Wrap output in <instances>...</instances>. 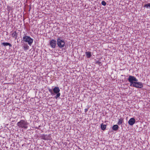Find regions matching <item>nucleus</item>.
I'll use <instances>...</instances> for the list:
<instances>
[{
	"label": "nucleus",
	"mask_w": 150,
	"mask_h": 150,
	"mask_svg": "<svg viewBox=\"0 0 150 150\" xmlns=\"http://www.w3.org/2000/svg\"><path fill=\"white\" fill-rule=\"evenodd\" d=\"M48 89L51 95H54L56 94L55 96V98L56 99H57L61 95L60 93H59L60 90L58 87H55L53 90L50 88H48Z\"/></svg>",
	"instance_id": "f257e3e1"
},
{
	"label": "nucleus",
	"mask_w": 150,
	"mask_h": 150,
	"mask_svg": "<svg viewBox=\"0 0 150 150\" xmlns=\"http://www.w3.org/2000/svg\"><path fill=\"white\" fill-rule=\"evenodd\" d=\"M28 125L29 123L26 121L23 120H21L17 123V125L19 127L24 129H27Z\"/></svg>",
	"instance_id": "f03ea898"
},
{
	"label": "nucleus",
	"mask_w": 150,
	"mask_h": 150,
	"mask_svg": "<svg viewBox=\"0 0 150 150\" xmlns=\"http://www.w3.org/2000/svg\"><path fill=\"white\" fill-rule=\"evenodd\" d=\"M23 41L25 42L28 43V44L30 46H31L33 42V40L29 36L25 35L23 36Z\"/></svg>",
	"instance_id": "7ed1b4c3"
},
{
	"label": "nucleus",
	"mask_w": 150,
	"mask_h": 150,
	"mask_svg": "<svg viewBox=\"0 0 150 150\" xmlns=\"http://www.w3.org/2000/svg\"><path fill=\"white\" fill-rule=\"evenodd\" d=\"M57 40V45L59 48H62L64 47L65 42L64 40L61 39V37H58Z\"/></svg>",
	"instance_id": "20e7f679"
},
{
	"label": "nucleus",
	"mask_w": 150,
	"mask_h": 150,
	"mask_svg": "<svg viewBox=\"0 0 150 150\" xmlns=\"http://www.w3.org/2000/svg\"><path fill=\"white\" fill-rule=\"evenodd\" d=\"M128 80L130 83V86H132L135 82L137 81H138V79L135 77L132 76H129Z\"/></svg>",
	"instance_id": "39448f33"
},
{
	"label": "nucleus",
	"mask_w": 150,
	"mask_h": 150,
	"mask_svg": "<svg viewBox=\"0 0 150 150\" xmlns=\"http://www.w3.org/2000/svg\"><path fill=\"white\" fill-rule=\"evenodd\" d=\"M132 86L136 88H141L143 86V84L141 82L136 81L132 85Z\"/></svg>",
	"instance_id": "423d86ee"
},
{
	"label": "nucleus",
	"mask_w": 150,
	"mask_h": 150,
	"mask_svg": "<svg viewBox=\"0 0 150 150\" xmlns=\"http://www.w3.org/2000/svg\"><path fill=\"white\" fill-rule=\"evenodd\" d=\"M41 139L45 140H50L52 138L51 135L49 134H42L40 137Z\"/></svg>",
	"instance_id": "0eeeda50"
},
{
	"label": "nucleus",
	"mask_w": 150,
	"mask_h": 150,
	"mask_svg": "<svg viewBox=\"0 0 150 150\" xmlns=\"http://www.w3.org/2000/svg\"><path fill=\"white\" fill-rule=\"evenodd\" d=\"M50 43L51 47L54 48L57 45V41L55 40H52L50 41Z\"/></svg>",
	"instance_id": "6e6552de"
},
{
	"label": "nucleus",
	"mask_w": 150,
	"mask_h": 150,
	"mask_svg": "<svg viewBox=\"0 0 150 150\" xmlns=\"http://www.w3.org/2000/svg\"><path fill=\"white\" fill-rule=\"evenodd\" d=\"M135 122V120L134 118H131L128 122V123L129 125L132 126L133 125Z\"/></svg>",
	"instance_id": "1a4fd4ad"
},
{
	"label": "nucleus",
	"mask_w": 150,
	"mask_h": 150,
	"mask_svg": "<svg viewBox=\"0 0 150 150\" xmlns=\"http://www.w3.org/2000/svg\"><path fill=\"white\" fill-rule=\"evenodd\" d=\"M85 53L87 57L88 58H90L91 56V52H86Z\"/></svg>",
	"instance_id": "9d476101"
},
{
	"label": "nucleus",
	"mask_w": 150,
	"mask_h": 150,
	"mask_svg": "<svg viewBox=\"0 0 150 150\" xmlns=\"http://www.w3.org/2000/svg\"><path fill=\"white\" fill-rule=\"evenodd\" d=\"M119 128L118 126L117 125H114L112 127V129L114 131H117Z\"/></svg>",
	"instance_id": "9b49d317"
},
{
	"label": "nucleus",
	"mask_w": 150,
	"mask_h": 150,
	"mask_svg": "<svg viewBox=\"0 0 150 150\" xmlns=\"http://www.w3.org/2000/svg\"><path fill=\"white\" fill-rule=\"evenodd\" d=\"M23 47V49L25 50H28L29 48V46L27 44H24Z\"/></svg>",
	"instance_id": "f8f14e48"
},
{
	"label": "nucleus",
	"mask_w": 150,
	"mask_h": 150,
	"mask_svg": "<svg viewBox=\"0 0 150 150\" xmlns=\"http://www.w3.org/2000/svg\"><path fill=\"white\" fill-rule=\"evenodd\" d=\"M2 44L4 46H9V47H12L11 44L8 42H3Z\"/></svg>",
	"instance_id": "ddd939ff"
},
{
	"label": "nucleus",
	"mask_w": 150,
	"mask_h": 150,
	"mask_svg": "<svg viewBox=\"0 0 150 150\" xmlns=\"http://www.w3.org/2000/svg\"><path fill=\"white\" fill-rule=\"evenodd\" d=\"M17 33L16 31H14L12 34V36L13 38H15V39L17 37Z\"/></svg>",
	"instance_id": "4468645a"
},
{
	"label": "nucleus",
	"mask_w": 150,
	"mask_h": 150,
	"mask_svg": "<svg viewBox=\"0 0 150 150\" xmlns=\"http://www.w3.org/2000/svg\"><path fill=\"white\" fill-rule=\"evenodd\" d=\"M123 122V119L122 118H121L119 119V121L117 123V124L120 125L122 124Z\"/></svg>",
	"instance_id": "2eb2a0df"
},
{
	"label": "nucleus",
	"mask_w": 150,
	"mask_h": 150,
	"mask_svg": "<svg viewBox=\"0 0 150 150\" xmlns=\"http://www.w3.org/2000/svg\"><path fill=\"white\" fill-rule=\"evenodd\" d=\"M101 128L102 130H104L106 128V125L102 124L101 125Z\"/></svg>",
	"instance_id": "dca6fc26"
},
{
	"label": "nucleus",
	"mask_w": 150,
	"mask_h": 150,
	"mask_svg": "<svg viewBox=\"0 0 150 150\" xmlns=\"http://www.w3.org/2000/svg\"><path fill=\"white\" fill-rule=\"evenodd\" d=\"M95 63L99 65L100 66L102 65L101 62H99L98 61H96Z\"/></svg>",
	"instance_id": "f3484780"
},
{
	"label": "nucleus",
	"mask_w": 150,
	"mask_h": 150,
	"mask_svg": "<svg viewBox=\"0 0 150 150\" xmlns=\"http://www.w3.org/2000/svg\"><path fill=\"white\" fill-rule=\"evenodd\" d=\"M144 7H146L148 8L149 7L150 8V3L145 4L144 6Z\"/></svg>",
	"instance_id": "a211bd4d"
},
{
	"label": "nucleus",
	"mask_w": 150,
	"mask_h": 150,
	"mask_svg": "<svg viewBox=\"0 0 150 150\" xmlns=\"http://www.w3.org/2000/svg\"><path fill=\"white\" fill-rule=\"evenodd\" d=\"M101 4L104 6H105L106 4V3L105 1H103L101 2Z\"/></svg>",
	"instance_id": "6ab92c4d"
},
{
	"label": "nucleus",
	"mask_w": 150,
	"mask_h": 150,
	"mask_svg": "<svg viewBox=\"0 0 150 150\" xmlns=\"http://www.w3.org/2000/svg\"><path fill=\"white\" fill-rule=\"evenodd\" d=\"M89 108H87L85 109L84 110V112L86 113L88 111Z\"/></svg>",
	"instance_id": "aec40b11"
}]
</instances>
